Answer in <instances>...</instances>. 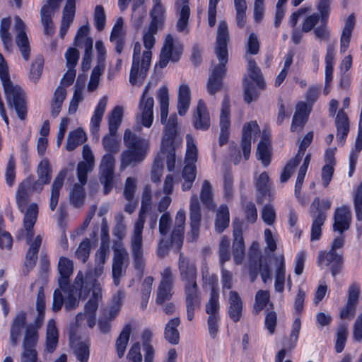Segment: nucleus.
<instances>
[{
    "label": "nucleus",
    "instance_id": "36",
    "mask_svg": "<svg viewBox=\"0 0 362 362\" xmlns=\"http://www.w3.org/2000/svg\"><path fill=\"white\" fill-rule=\"evenodd\" d=\"M68 170L64 168L59 171L57 177L54 178L51 188V196L49 201V208L54 211L57 206L59 197L60 189L62 188L64 181L67 175Z\"/></svg>",
    "mask_w": 362,
    "mask_h": 362
},
{
    "label": "nucleus",
    "instance_id": "60",
    "mask_svg": "<svg viewBox=\"0 0 362 362\" xmlns=\"http://www.w3.org/2000/svg\"><path fill=\"white\" fill-rule=\"evenodd\" d=\"M38 179L44 183H49L52 177V170L48 159L43 158L38 164L37 169Z\"/></svg>",
    "mask_w": 362,
    "mask_h": 362
},
{
    "label": "nucleus",
    "instance_id": "32",
    "mask_svg": "<svg viewBox=\"0 0 362 362\" xmlns=\"http://www.w3.org/2000/svg\"><path fill=\"white\" fill-rule=\"evenodd\" d=\"M194 127L197 129L206 130L210 127L209 113L202 100L198 101L196 112L193 117Z\"/></svg>",
    "mask_w": 362,
    "mask_h": 362
},
{
    "label": "nucleus",
    "instance_id": "58",
    "mask_svg": "<svg viewBox=\"0 0 362 362\" xmlns=\"http://www.w3.org/2000/svg\"><path fill=\"white\" fill-rule=\"evenodd\" d=\"M93 40L92 37H86L84 40V54L82 59L81 67L83 71L90 69L92 62Z\"/></svg>",
    "mask_w": 362,
    "mask_h": 362
},
{
    "label": "nucleus",
    "instance_id": "34",
    "mask_svg": "<svg viewBox=\"0 0 362 362\" xmlns=\"http://www.w3.org/2000/svg\"><path fill=\"white\" fill-rule=\"evenodd\" d=\"M286 265L284 257L280 255L275 258L274 269V290L279 293H283L286 282Z\"/></svg>",
    "mask_w": 362,
    "mask_h": 362
},
{
    "label": "nucleus",
    "instance_id": "52",
    "mask_svg": "<svg viewBox=\"0 0 362 362\" xmlns=\"http://www.w3.org/2000/svg\"><path fill=\"white\" fill-rule=\"evenodd\" d=\"M247 72L250 78L256 86L262 89L264 87V82L261 75L260 69L257 66L255 62L252 59H247Z\"/></svg>",
    "mask_w": 362,
    "mask_h": 362
},
{
    "label": "nucleus",
    "instance_id": "1",
    "mask_svg": "<svg viewBox=\"0 0 362 362\" xmlns=\"http://www.w3.org/2000/svg\"><path fill=\"white\" fill-rule=\"evenodd\" d=\"M160 105V121L165 124V132L162 139L160 158H156L151 170V180L159 182L163 175V164L162 160L166 158L167 168L173 171L175 166L176 147L182 143V139L177 133V117L172 115L168 119L169 107V93L167 87H161L157 95Z\"/></svg>",
    "mask_w": 362,
    "mask_h": 362
},
{
    "label": "nucleus",
    "instance_id": "22",
    "mask_svg": "<svg viewBox=\"0 0 362 362\" xmlns=\"http://www.w3.org/2000/svg\"><path fill=\"white\" fill-rule=\"evenodd\" d=\"M352 219V214L350 208L347 206H342L336 209L334 214L333 230L340 234L347 230Z\"/></svg>",
    "mask_w": 362,
    "mask_h": 362
},
{
    "label": "nucleus",
    "instance_id": "3",
    "mask_svg": "<svg viewBox=\"0 0 362 362\" xmlns=\"http://www.w3.org/2000/svg\"><path fill=\"white\" fill-rule=\"evenodd\" d=\"M229 41L228 28L226 21H221L218 26L216 55L219 64L213 69L207 83L209 94L214 95L222 87V78L226 72V64L228 62L227 43Z\"/></svg>",
    "mask_w": 362,
    "mask_h": 362
},
{
    "label": "nucleus",
    "instance_id": "15",
    "mask_svg": "<svg viewBox=\"0 0 362 362\" xmlns=\"http://www.w3.org/2000/svg\"><path fill=\"white\" fill-rule=\"evenodd\" d=\"M310 214L313 221L310 239L312 241L317 240L321 236L322 226L327 218V214L322 209H320V198L317 197L313 200Z\"/></svg>",
    "mask_w": 362,
    "mask_h": 362
},
{
    "label": "nucleus",
    "instance_id": "10",
    "mask_svg": "<svg viewBox=\"0 0 362 362\" xmlns=\"http://www.w3.org/2000/svg\"><path fill=\"white\" fill-rule=\"evenodd\" d=\"M115 166V155L105 153L99 165L100 181L103 185L105 194H109L113 188Z\"/></svg>",
    "mask_w": 362,
    "mask_h": 362
},
{
    "label": "nucleus",
    "instance_id": "62",
    "mask_svg": "<svg viewBox=\"0 0 362 362\" xmlns=\"http://www.w3.org/2000/svg\"><path fill=\"white\" fill-rule=\"evenodd\" d=\"M230 244V240L228 237L225 235L221 237L218 247L219 262L221 266H223L224 264L230 259L229 252Z\"/></svg>",
    "mask_w": 362,
    "mask_h": 362
},
{
    "label": "nucleus",
    "instance_id": "37",
    "mask_svg": "<svg viewBox=\"0 0 362 362\" xmlns=\"http://www.w3.org/2000/svg\"><path fill=\"white\" fill-rule=\"evenodd\" d=\"M31 182V177L25 179L21 185H19L16 192V203L18 209L21 212H25V211H24V209H25L30 194L33 192L30 188Z\"/></svg>",
    "mask_w": 362,
    "mask_h": 362
},
{
    "label": "nucleus",
    "instance_id": "46",
    "mask_svg": "<svg viewBox=\"0 0 362 362\" xmlns=\"http://www.w3.org/2000/svg\"><path fill=\"white\" fill-rule=\"evenodd\" d=\"M117 132H109L102 139V144L107 153L116 154L120 148L119 141L117 138Z\"/></svg>",
    "mask_w": 362,
    "mask_h": 362
},
{
    "label": "nucleus",
    "instance_id": "23",
    "mask_svg": "<svg viewBox=\"0 0 362 362\" xmlns=\"http://www.w3.org/2000/svg\"><path fill=\"white\" fill-rule=\"evenodd\" d=\"M124 143L127 148L145 154L149 148L148 140L137 136L130 129H126L124 133Z\"/></svg>",
    "mask_w": 362,
    "mask_h": 362
},
{
    "label": "nucleus",
    "instance_id": "35",
    "mask_svg": "<svg viewBox=\"0 0 362 362\" xmlns=\"http://www.w3.org/2000/svg\"><path fill=\"white\" fill-rule=\"evenodd\" d=\"M165 8L161 3H153L149 13L151 22L148 28L157 31L162 29L165 23Z\"/></svg>",
    "mask_w": 362,
    "mask_h": 362
},
{
    "label": "nucleus",
    "instance_id": "26",
    "mask_svg": "<svg viewBox=\"0 0 362 362\" xmlns=\"http://www.w3.org/2000/svg\"><path fill=\"white\" fill-rule=\"evenodd\" d=\"M301 327V322L299 318H296L292 325L291 332L289 336L288 343L286 344L285 348L280 350L275 358V362H282L286 356L287 350L291 351L293 349L297 343L298 339L299 332ZM284 362H292L291 360H286Z\"/></svg>",
    "mask_w": 362,
    "mask_h": 362
},
{
    "label": "nucleus",
    "instance_id": "40",
    "mask_svg": "<svg viewBox=\"0 0 362 362\" xmlns=\"http://www.w3.org/2000/svg\"><path fill=\"white\" fill-rule=\"evenodd\" d=\"M145 153L127 148L121 155L120 170H123L129 165H136L146 157Z\"/></svg>",
    "mask_w": 362,
    "mask_h": 362
},
{
    "label": "nucleus",
    "instance_id": "19",
    "mask_svg": "<svg viewBox=\"0 0 362 362\" xmlns=\"http://www.w3.org/2000/svg\"><path fill=\"white\" fill-rule=\"evenodd\" d=\"M185 218V211L180 209L176 214L171 233V244L177 251H179L182 246Z\"/></svg>",
    "mask_w": 362,
    "mask_h": 362
},
{
    "label": "nucleus",
    "instance_id": "61",
    "mask_svg": "<svg viewBox=\"0 0 362 362\" xmlns=\"http://www.w3.org/2000/svg\"><path fill=\"white\" fill-rule=\"evenodd\" d=\"M77 290L78 288L74 287V284L72 288L68 286L65 293H67L68 296L64 300V308L66 310H71L76 309L79 305V299L76 296Z\"/></svg>",
    "mask_w": 362,
    "mask_h": 362
},
{
    "label": "nucleus",
    "instance_id": "41",
    "mask_svg": "<svg viewBox=\"0 0 362 362\" xmlns=\"http://www.w3.org/2000/svg\"><path fill=\"white\" fill-rule=\"evenodd\" d=\"M191 101V91L186 84L180 85L178 91L177 111L180 116H183L187 112Z\"/></svg>",
    "mask_w": 362,
    "mask_h": 362
},
{
    "label": "nucleus",
    "instance_id": "38",
    "mask_svg": "<svg viewBox=\"0 0 362 362\" xmlns=\"http://www.w3.org/2000/svg\"><path fill=\"white\" fill-rule=\"evenodd\" d=\"M356 24V17L354 13L350 14L344 23L342 33L340 37V52L344 54L349 48L352 32Z\"/></svg>",
    "mask_w": 362,
    "mask_h": 362
},
{
    "label": "nucleus",
    "instance_id": "8",
    "mask_svg": "<svg viewBox=\"0 0 362 362\" xmlns=\"http://www.w3.org/2000/svg\"><path fill=\"white\" fill-rule=\"evenodd\" d=\"M38 214V206L37 204L32 203L26 209L23 218V226L26 231L25 240L26 244L29 246L28 250L38 254L39 249L42 244L44 235L38 234L33 238V227L36 223Z\"/></svg>",
    "mask_w": 362,
    "mask_h": 362
},
{
    "label": "nucleus",
    "instance_id": "13",
    "mask_svg": "<svg viewBox=\"0 0 362 362\" xmlns=\"http://www.w3.org/2000/svg\"><path fill=\"white\" fill-rule=\"evenodd\" d=\"M313 139V133L310 132L305 134L303 139L298 151L295 157L288 161L286 165L284 166L282 173L280 176V181L281 182H286L291 177L294 169L301 161L306 148L311 144Z\"/></svg>",
    "mask_w": 362,
    "mask_h": 362
},
{
    "label": "nucleus",
    "instance_id": "11",
    "mask_svg": "<svg viewBox=\"0 0 362 362\" xmlns=\"http://www.w3.org/2000/svg\"><path fill=\"white\" fill-rule=\"evenodd\" d=\"M151 88V83H148L144 88L143 94L139 103V115L142 124L146 127H150L153 120L154 100L148 95V91Z\"/></svg>",
    "mask_w": 362,
    "mask_h": 362
},
{
    "label": "nucleus",
    "instance_id": "44",
    "mask_svg": "<svg viewBox=\"0 0 362 362\" xmlns=\"http://www.w3.org/2000/svg\"><path fill=\"white\" fill-rule=\"evenodd\" d=\"M66 96V90L64 86H59L54 93L51 102V115L57 117L62 107V104Z\"/></svg>",
    "mask_w": 362,
    "mask_h": 362
},
{
    "label": "nucleus",
    "instance_id": "54",
    "mask_svg": "<svg viewBox=\"0 0 362 362\" xmlns=\"http://www.w3.org/2000/svg\"><path fill=\"white\" fill-rule=\"evenodd\" d=\"M38 341V334L37 328L30 325L26 327L23 341V349H35Z\"/></svg>",
    "mask_w": 362,
    "mask_h": 362
},
{
    "label": "nucleus",
    "instance_id": "31",
    "mask_svg": "<svg viewBox=\"0 0 362 362\" xmlns=\"http://www.w3.org/2000/svg\"><path fill=\"white\" fill-rule=\"evenodd\" d=\"M310 111L311 107L305 102H300L297 104L291 126V132H298L303 128Z\"/></svg>",
    "mask_w": 362,
    "mask_h": 362
},
{
    "label": "nucleus",
    "instance_id": "7",
    "mask_svg": "<svg viewBox=\"0 0 362 362\" xmlns=\"http://www.w3.org/2000/svg\"><path fill=\"white\" fill-rule=\"evenodd\" d=\"M187 149L185 163L182 171V178L184 180L182 184L183 191L189 190L196 178L195 163L197 160L198 149L194 139L190 135L186 136Z\"/></svg>",
    "mask_w": 362,
    "mask_h": 362
},
{
    "label": "nucleus",
    "instance_id": "14",
    "mask_svg": "<svg viewBox=\"0 0 362 362\" xmlns=\"http://www.w3.org/2000/svg\"><path fill=\"white\" fill-rule=\"evenodd\" d=\"M182 53V47L180 43L175 44L171 35L165 37V44L161 49L158 62L160 68L166 66L170 60L176 62L180 59Z\"/></svg>",
    "mask_w": 362,
    "mask_h": 362
},
{
    "label": "nucleus",
    "instance_id": "18",
    "mask_svg": "<svg viewBox=\"0 0 362 362\" xmlns=\"http://www.w3.org/2000/svg\"><path fill=\"white\" fill-rule=\"evenodd\" d=\"M62 0H47V4L43 6L40 11L41 22L44 27V33L46 35H52L54 33V26L52 16L56 10H58Z\"/></svg>",
    "mask_w": 362,
    "mask_h": 362
},
{
    "label": "nucleus",
    "instance_id": "29",
    "mask_svg": "<svg viewBox=\"0 0 362 362\" xmlns=\"http://www.w3.org/2000/svg\"><path fill=\"white\" fill-rule=\"evenodd\" d=\"M228 313L230 318L235 322H238L243 315V303L240 295L234 291L228 293Z\"/></svg>",
    "mask_w": 362,
    "mask_h": 362
},
{
    "label": "nucleus",
    "instance_id": "33",
    "mask_svg": "<svg viewBox=\"0 0 362 362\" xmlns=\"http://www.w3.org/2000/svg\"><path fill=\"white\" fill-rule=\"evenodd\" d=\"M12 19L11 17L3 18L0 23V38L5 51L11 53L14 48L13 37L11 32Z\"/></svg>",
    "mask_w": 362,
    "mask_h": 362
},
{
    "label": "nucleus",
    "instance_id": "50",
    "mask_svg": "<svg viewBox=\"0 0 362 362\" xmlns=\"http://www.w3.org/2000/svg\"><path fill=\"white\" fill-rule=\"evenodd\" d=\"M200 199L202 204L209 209L213 210L216 207V204L213 200L212 186L209 180H205L203 181Z\"/></svg>",
    "mask_w": 362,
    "mask_h": 362
},
{
    "label": "nucleus",
    "instance_id": "45",
    "mask_svg": "<svg viewBox=\"0 0 362 362\" xmlns=\"http://www.w3.org/2000/svg\"><path fill=\"white\" fill-rule=\"evenodd\" d=\"M115 225L112 229L113 235L117 238V240L113 243L120 242L124 245L122 240L127 234V225L125 223V217L122 213H118L115 216Z\"/></svg>",
    "mask_w": 362,
    "mask_h": 362
},
{
    "label": "nucleus",
    "instance_id": "47",
    "mask_svg": "<svg viewBox=\"0 0 362 362\" xmlns=\"http://www.w3.org/2000/svg\"><path fill=\"white\" fill-rule=\"evenodd\" d=\"M230 221L229 210L227 206L221 205L216 213L215 221V230L222 233L228 226Z\"/></svg>",
    "mask_w": 362,
    "mask_h": 362
},
{
    "label": "nucleus",
    "instance_id": "20",
    "mask_svg": "<svg viewBox=\"0 0 362 362\" xmlns=\"http://www.w3.org/2000/svg\"><path fill=\"white\" fill-rule=\"evenodd\" d=\"M233 242L232 252L234 262L241 264L245 257V243L240 223H233Z\"/></svg>",
    "mask_w": 362,
    "mask_h": 362
},
{
    "label": "nucleus",
    "instance_id": "59",
    "mask_svg": "<svg viewBox=\"0 0 362 362\" xmlns=\"http://www.w3.org/2000/svg\"><path fill=\"white\" fill-rule=\"evenodd\" d=\"M44 65V59L42 55H37L35 58L34 61L31 64L29 78L33 83H36L40 79Z\"/></svg>",
    "mask_w": 362,
    "mask_h": 362
},
{
    "label": "nucleus",
    "instance_id": "12",
    "mask_svg": "<svg viewBox=\"0 0 362 362\" xmlns=\"http://www.w3.org/2000/svg\"><path fill=\"white\" fill-rule=\"evenodd\" d=\"M317 262L320 267H329L332 275L335 277L341 270L343 256L341 251L320 250L318 252Z\"/></svg>",
    "mask_w": 362,
    "mask_h": 362
},
{
    "label": "nucleus",
    "instance_id": "16",
    "mask_svg": "<svg viewBox=\"0 0 362 362\" xmlns=\"http://www.w3.org/2000/svg\"><path fill=\"white\" fill-rule=\"evenodd\" d=\"M14 30L16 32L15 42L23 58L28 61L30 58V47L28 35L25 32V24L18 16L14 17Z\"/></svg>",
    "mask_w": 362,
    "mask_h": 362
},
{
    "label": "nucleus",
    "instance_id": "49",
    "mask_svg": "<svg viewBox=\"0 0 362 362\" xmlns=\"http://www.w3.org/2000/svg\"><path fill=\"white\" fill-rule=\"evenodd\" d=\"M86 140L85 132L81 129H77L69 132L66 139V148L69 151H74L78 146Z\"/></svg>",
    "mask_w": 362,
    "mask_h": 362
},
{
    "label": "nucleus",
    "instance_id": "55",
    "mask_svg": "<svg viewBox=\"0 0 362 362\" xmlns=\"http://www.w3.org/2000/svg\"><path fill=\"white\" fill-rule=\"evenodd\" d=\"M87 182L83 183L78 180V182L75 183L73 188L70 191V199L71 203L76 206H81L84 200V189L83 187Z\"/></svg>",
    "mask_w": 362,
    "mask_h": 362
},
{
    "label": "nucleus",
    "instance_id": "4",
    "mask_svg": "<svg viewBox=\"0 0 362 362\" xmlns=\"http://www.w3.org/2000/svg\"><path fill=\"white\" fill-rule=\"evenodd\" d=\"M74 287L78 288V297L83 299L86 298L90 292H92L90 299L85 305L84 310L86 315H96L99 301L103 298L102 288L97 279L89 273L84 277L80 272L74 280Z\"/></svg>",
    "mask_w": 362,
    "mask_h": 362
},
{
    "label": "nucleus",
    "instance_id": "48",
    "mask_svg": "<svg viewBox=\"0 0 362 362\" xmlns=\"http://www.w3.org/2000/svg\"><path fill=\"white\" fill-rule=\"evenodd\" d=\"M124 114V109L121 106H116L108 115V130L112 132H117L120 127Z\"/></svg>",
    "mask_w": 362,
    "mask_h": 362
},
{
    "label": "nucleus",
    "instance_id": "63",
    "mask_svg": "<svg viewBox=\"0 0 362 362\" xmlns=\"http://www.w3.org/2000/svg\"><path fill=\"white\" fill-rule=\"evenodd\" d=\"M153 278L148 276L144 279L141 286V308L144 310L147 308L148 301L152 290Z\"/></svg>",
    "mask_w": 362,
    "mask_h": 362
},
{
    "label": "nucleus",
    "instance_id": "57",
    "mask_svg": "<svg viewBox=\"0 0 362 362\" xmlns=\"http://www.w3.org/2000/svg\"><path fill=\"white\" fill-rule=\"evenodd\" d=\"M257 158L261 160L262 165L265 167L268 166L271 162L269 143L266 139H262L258 144Z\"/></svg>",
    "mask_w": 362,
    "mask_h": 362
},
{
    "label": "nucleus",
    "instance_id": "51",
    "mask_svg": "<svg viewBox=\"0 0 362 362\" xmlns=\"http://www.w3.org/2000/svg\"><path fill=\"white\" fill-rule=\"evenodd\" d=\"M25 322V315L20 313L13 319L11 327L10 340L13 346L17 344L18 337L21 334V329Z\"/></svg>",
    "mask_w": 362,
    "mask_h": 362
},
{
    "label": "nucleus",
    "instance_id": "53",
    "mask_svg": "<svg viewBox=\"0 0 362 362\" xmlns=\"http://www.w3.org/2000/svg\"><path fill=\"white\" fill-rule=\"evenodd\" d=\"M131 331V326L129 325H126L116 341L117 352L119 358L122 357L125 353Z\"/></svg>",
    "mask_w": 362,
    "mask_h": 362
},
{
    "label": "nucleus",
    "instance_id": "39",
    "mask_svg": "<svg viewBox=\"0 0 362 362\" xmlns=\"http://www.w3.org/2000/svg\"><path fill=\"white\" fill-rule=\"evenodd\" d=\"M335 125L337 129V141L339 144L343 145L349 131V118L344 110L338 112L335 119Z\"/></svg>",
    "mask_w": 362,
    "mask_h": 362
},
{
    "label": "nucleus",
    "instance_id": "30",
    "mask_svg": "<svg viewBox=\"0 0 362 362\" xmlns=\"http://www.w3.org/2000/svg\"><path fill=\"white\" fill-rule=\"evenodd\" d=\"M74 265L69 259L62 257L58 262V271L59 274V285L62 291H66L69 285V278L73 273Z\"/></svg>",
    "mask_w": 362,
    "mask_h": 362
},
{
    "label": "nucleus",
    "instance_id": "28",
    "mask_svg": "<svg viewBox=\"0 0 362 362\" xmlns=\"http://www.w3.org/2000/svg\"><path fill=\"white\" fill-rule=\"evenodd\" d=\"M107 96H103L100 99L91 117L90 129L91 134L96 137L97 140L99 138L100 122L107 105Z\"/></svg>",
    "mask_w": 362,
    "mask_h": 362
},
{
    "label": "nucleus",
    "instance_id": "21",
    "mask_svg": "<svg viewBox=\"0 0 362 362\" xmlns=\"http://www.w3.org/2000/svg\"><path fill=\"white\" fill-rule=\"evenodd\" d=\"M83 161L79 162L77 165L78 180L83 183L87 182L88 173L93 170L95 165V157L92 150L88 145L83 148Z\"/></svg>",
    "mask_w": 362,
    "mask_h": 362
},
{
    "label": "nucleus",
    "instance_id": "6",
    "mask_svg": "<svg viewBox=\"0 0 362 362\" xmlns=\"http://www.w3.org/2000/svg\"><path fill=\"white\" fill-rule=\"evenodd\" d=\"M2 86L8 105L10 108L15 110L21 120H25L28 112L25 92L18 85L14 84L11 80L2 83Z\"/></svg>",
    "mask_w": 362,
    "mask_h": 362
},
{
    "label": "nucleus",
    "instance_id": "64",
    "mask_svg": "<svg viewBox=\"0 0 362 362\" xmlns=\"http://www.w3.org/2000/svg\"><path fill=\"white\" fill-rule=\"evenodd\" d=\"M74 353L80 362H87L89 358V345L84 342L72 343Z\"/></svg>",
    "mask_w": 362,
    "mask_h": 362
},
{
    "label": "nucleus",
    "instance_id": "42",
    "mask_svg": "<svg viewBox=\"0 0 362 362\" xmlns=\"http://www.w3.org/2000/svg\"><path fill=\"white\" fill-rule=\"evenodd\" d=\"M59 340V333L54 320H49L47 325L45 351L52 353L57 348Z\"/></svg>",
    "mask_w": 362,
    "mask_h": 362
},
{
    "label": "nucleus",
    "instance_id": "24",
    "mask_svg": "<svg viewBox=\"0 0 362 362\" xmlns=\"http://www.w3.org/2000/svg\"><path fill=\"white\" fill-rule=\"evenodd\" d=\"M178 269L180 279L183 282L197 280V267L194 262L182 252L180 253Z\"/></svg>",
    "mask_w": 362,
    "mask_h": 362
},
{
    "label": "nucleus",
    "instance_id": "43",
    "mask_svg": "<svg viewBox=\"0 0 362 362\" xmlns=\"http://www.w3.org/2000/svg\"><path fill=\"white\" fill-rule=\"evenodd\" d=\"M180 324L179 317H174L170 320L165 325L164 337L171 344H177L180 341V333L177 327Z\"/></svg>",
    "mask_w": 362,
    "mask_h": 362
},
{
    "label": "nucleus",
    "instance_id": "56",
    "mask_svg": "<svg viewBox=\"0 0 362 362\" xmlns=\"http://www.w3.org/2000/svg\"><path fill=\"white\" fill-rule=\"evenodd\" d=\"M218 298V291L213 287L211 291L209 300L205 306L206 313L209 315V316L220 315V304Z\"/></svg>",
    "mask_w": 362,
    "mask_h": 362
},
{
    "label": "nucleus",
    "instance_id": "5",
    "mask_svg": "<svg viewBox=\"0 0 362 362\" xmlns=\"http://www.w3.org/2000/svg\"><path fill=\"white\" fill-rule=\"evenodd\" d=\"M141 44L136 42L134 46L132 64L129 74V82L132 85L140 86L146 78L150 67L151 51L146 49L141 57Z\"/></svg>",
    "mask_w": 362,
    "mask_h": 362
},
{
    "label": "nucleus",
    "instance_id": "2",
    "mask_svg": "<svg viewBox=\"0 0 362 362\" xmlns=\"http://www.w3.org/2000/svg\"><path fill=\"white\" fill-rule=\"evenodd\" d=\"M151 206V189L148 185L145 186L142 193L141 206L138 218L134 224L133 230L130 235L129 249L135 269L142 272L146 263L143 247V230L146 221V213Z\"/></svg>",
    "mask_w": 362,
    "mask_h": 362
},
{
    "label": "nucleus",
    "instance_id": "17",
    "mask_svg": "<svg viewBox=\"0 0 362 362\" xmlns=\"http://www.w3.org/2000/svg\"><path fill=\"white\" fill-rule=\"evenodd\" d=\"M190 233L189 240L197 239L202 220L200 204L197 194H192L189 202Z\"/></svg>",
    "mask_w": 362,
    "mask_h": 362
},
{
    "label": "nucleus",
    "instance_id": "25",
    "mask_svg": "<svg viewBox=\"0 0 362 362\" xmlns=\"http://www.w3.org/2000/svg\"><path fill=\"white\" fill-rule=\"evenodd\" d=\"M175 6L178 13L176 29L179 33L188 34V21L190 16L189 0H176Z\"/></svg>",
    "mask_w": 362,
    "mask_h": 362
},
{
    "label": "nucleus",
    "instance_id": "27",
    "mask_svg": "<svg viewBox=\"0 0 362 362\" xmlns=\"http://www.w3.org/2000/svg\"><path fill=\"white\" fill-rule=\"evenodd\" d=\"M259 132V129L256 122H250L243 127L241 146L245 160L249 158L250 154L252 138Z\"/></svg>",
    "mask_w": 362,
    "mask_h": 362
},
{
    "label": "nucleus",
    "instance_id": "9",
    "mask_svg": "<svg viewBox=\"0 0 362 362\" xmlns=\"http://www.w3.org/2000/svg\"><path fill=\"white\" fill-rule=\"evenodd\" d=\"M112 250V276L114 284L117 286L124 272V267L128 263L129 253L124 245L120 242L113 243Z\"/></svg>",
    "mask_w": 362,
    "mask_h": 362
}]
</instances>
